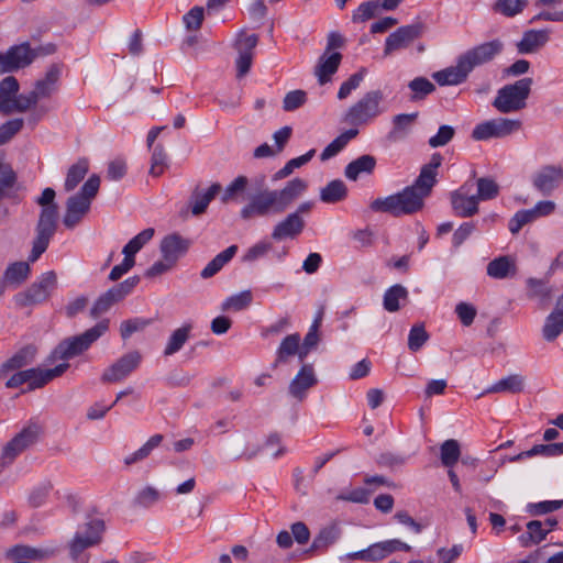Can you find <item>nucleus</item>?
<instances>
[{"label": "nucleus", "instance_id": "12", "mask_svg": "<svg viewBox=\"0 0 563 563\" xmlns=\"http://www.w3.org/2000/svg\"><path fill=\"white\" fill-rule=\"evenodd\" d=\"M141 362V353L139 351H131L106 368L100 379L102 383H119L132 374L140 366Z\"/></svg>", "mask_w": 563, "mask_h": 563}, {"label": "nucleus", "instance_id": "51", "mask_svg": "<svg viewBox=\"0 0 563 563\" xmlns=\"http://www.w3.org/2000/svg\"><path fill=\"white\" fill-rule=\"evenodd\" d=\"M321 325V317L317 318L311 324L308 333L303 339V343L300 346V362H303L309 352L314 349L319 342V328Z\"/></svg>", "mask_w": 563, "mask_h": 563}, {"label": "nucleus", "instance_id": "10", "mask_svg": "<svg viewBox=\"0 0 563 563\" xmlns=\"http://www.w3.org/2000/svg\"><path fill=\"white\" fill-rule=\"evenodd\" d=\"M503 49L504 43L500 40H493L467 49L460 57L467 69L472 71L474 68L493 60Z\"/></svg>", "mask_w": 563, "mask_h": 563}, {"label": "nucleus", "instance_id": "62", "mask_svg": "<svg viewBox=\"0 0 563 563\" xmlns=\"http://www.w3.org/2000/svg\"><path fill=\"white\" fill-rule=\"evenodd\" d=\"M307 101V93L303 90H292L286 93L283 100V109L287 112L295 111Z\"/></svg>", "mask_w": 563, "mask_h": 563}, {"label": "nucleus", "instance_id": "17", "mask_svg": "<svg viewBox=\"0 0 563 563\" xmlns=\"http://www.w3.org/2000/svg\"><path fill=\"white\" fill-rule=\"evenodd\" d=\"M306 222L297 213H288L282 221L275 224L272 239L279 242L286 239H295L303 231Z\"/></svg>", "mask_w": 563, "mask_h": 563}, {"label": "nucleus", "instance_id": "5", "mask_svg": "<svg viewBox=\"0 0 563 563\" xmlns=\"http://www.w3.org/2000/svg\"><path fill=\"white\" fill-rule=\"evenodd\" d=\"M109 328V321L102 320L84 333L62 341L54 350V357L69 360L90 347Z\"/></svg>", "mask_w": 563, "mask_h": 563}, {"label": "nucleus", "instance_id": "31", "mask_svg": "<svg viewBox=\"0 0 563 563\" xmlns=\"http://www.w3.org/2000/svg\"><path fill=\"white\" fill-rule=\"evenodd\" d=\"M516 274V263L509 256H499L487 265V275L495 279H504Z\"/></svg>", "mask_w": 563, "mask_h": 563}, {"label": "nucleus", "instance_id": "55", "mask_svg": "<svg viewBox=\"0 0 563 563\" xmlns=\"http://www.w3.org/2000/svg\"><path fill=\"white\" fill-rule=\"evenodd\" d=\"M380 9V2L379 1H367L356 9V11L353 13V21L354 22H365L374 16H376L378 10Z\"/></svg>", "mask_w": 563, "mask_h": 563}, {"label": "nucleus", "instance_id": "4", "mask_svg": "<svg viewBox=\"0 0 563 563\" xmlns=\"http://www.w3.org/2000/svg\"><path fill=\"white\" fill-rule=\"evenodd\" d=\"M421 208V196L416 195L412 188H405L401 192L385 198H377L371 202L373 211L387 212L395 217L411 214Z\"/></svg>", "mask_w": 563, "mask_h": 563}, {"label": "nucleus", "instance_id": "60", "mask_svg": "<svg viewBox=\"0 0 563 563\" xmlns=\"http://www.w3.org/2000/svg\"><path fill=\"white\" fill-rule=\"evenodd\" d=\"M252 301V294L250 290H244L238 295L229 297L223 303V310L240 311L250 306Z\"/></svg>", "mask_w": 563, "mask_h": 563}, {"label": "nucleus", "instance_id": "25", "mask_svg": "<svg viewBox=\"0 0 563 563\" xmlns=\"http://www.w3.org/2000/svg\"><path fill=\"white\" fill-rule=\"evenodd\" d=\"M300 335L298 333L285 336L277 350L273 367L276 368L280 364L287 363L291 356L298 355L300 357Z\"/></svg>", "mask_w": 563, "mask_h": 563}, {"label": "nucleus", "instance_id": "28", "mask_svg": "<svg viewBox=\"0 0 563 563\" xmlns=\"http://www.w3.org/2000/svg\"><path fill=\"white\" fill-rule=\"evenodd\" d=\"M69 367L68 363H62L49 369H41V368H29L27 371H33L35 374L30 377L27 380L30 389L41 388L52 379L63 375L66 369Z\"/></svg>", "mask_w": 563, "mask_h": 563}, {"label": "nucleus", "instance_id": "33", "mask_svg": "<svg viewBox=\"0 0 563 563\" xmlns=\"http://www.w3.org/2000/svg\"><path fill=\"white\" fill-rule=\"evenodd\" d=\"M19 91V82L15 77L8 76L0 82V112L3 114H10V104L16 97Z\"/></svg>", "mask_w": 563, "mask_h": 563}, {"label": "nucleus", "instance_id": "9", "mask_svg": "<svg viewBox=\"0 0 563 563\" xmlns=\"http://www.w3.org/2000/svg\"><path fill=\"white\" fill-rule=\"evenodd\" d=\"M521 128L519 120L497 118L477 124L473 132L472 137L476 141H484L493 137H505Z\"/></svg>", "mask_w": 563, "mask_h": 563}, {"label": "nucleus", "instance_id": "49", "mask_svg": "<svg viewBox=\"0 0 563 563\" xmlns=\"http://www.w3.org/2000/svg\"><path fill=\"white\" fill-rule=\"evenodd\" d=\"M441 462L446 467H452L460 459L461 450L456 440H445L441 444Z\"/></svg>", "mask_w": 563, "mask_h": 563}, {"label": "nucleus", "instance_id": "40", "mask_svg": "<svg viewBox=\"0 0 563 563\" xmlns=\"http://www.w3.org/2000/svg\"><path fill=\"white\" fill-rule=\"evenodd\" d=\"M341 529L338 523H331L322 528L319 533L314 537L311 549L312 550H325L330 545L334 544L341 537Z\"/></svg>", "mask_w": 563, "mask_h": 563}, {"label": "nucleus", "instance_id": "30", "mask_svg": "<svg viewBox=\"0 0 563 563\" xmlns=\"http://www.w3.org/2000/svg\"><path fill=\"white\" fill-rule=\"evenodd\" d=\"M5 53L14 70L29 66L36 57V53L30 47L29 43L12 46Z\"/></svg>", "mask_w": 563, "mask_h": 563}, {"label": "nucleus", "instance_id": "41", "mask_svg": "<svg viewBox=\"0 0 563 563\" xmlns=\"http://www.w3.org/2000/svg\"><path fill=\"white\" fill-rule=\"evenodd\" d=\"M191 330L192 325L190 323H185L180 328L174 330L168 338L164 350V355L170 356L180 351L185 343L188 341Z\"/></svg>", "mask_w": 563, "mask_h": 563}, {"label": "nucleus", "instance_id": "32", "mask_svg": "<svg viewBox=\"0 0 563 563\" xmlns=\"http://www.w3.org/2000/svg\"><path fill=\"white\" fill-rule=\"evenodd\" d=\"M526 379L520 374H512L507 377L501 378L496 382L494 385L487 388L486 393L488 394H497V393H510L518 394L525 389Z\"/></svg>", "mask_w": 563, "mask_h": 563}, {"label": "nucleus", "instance_id": "39", "mask_svg": "<svg viewBox=\"0 0 563 563\" xmlns=\"http://www.w3.org/2000/svg\"><path fill=\"white\" fill-rule=\"evenodd\" d=\"M163 439L162 434L152 435L139 450L124 457V465L130 467L147 459L153 450L161 445Z\"/></svg>", "mask_w": 563, "mask_h": 563}, {"label": "nucleus", "instance_id": "38", "mask_svg": "<svg viewBox=\"0 0 563 563\" xmlns=\"http://www.w3.org/2000/svg\"><path fill=\"white\" fill-rule=\"evenodd\" d=\"M238 252L236 245H231L221 253H219L214 258H212L206 267L201 271L200 276L205 279L214 276L221 268L229 263L235 253Z\"/></svg>", "mask_w": 563, "mask_h": 563}, {"label": "nucleus", "instance_id": "63", "mask_svg": "<svg viewBox=\"0 0 563 563\" xmlns=\"http://www.w3.org/2000/svg\"><path fill=\"white\" fill-rule=\"evenodd\" d=\"M454 135L455 130L453 126L441 125L438 130V133L429 139L428 144L432 148L444 146L452 141Z\"/></svg>", "mask_w": 563, "mask_h": 563}, {"label": "nucleus", "instance_id": "53", "mask_svg": "<svg viewBox=\"0 0 563 563\" xmlns=\"http://www.w3.org/2000/svg\"><path fill=\"white\" fill-rule=\"evenodd\" d=\"M249 179L245 176L236 177L224 190L223 196L221 198L222 202L228 203L230 201L236 200L240 195H242L247 187Z\"/></svg>", "mask_w": 563, "mask_h": 563}, {"label": "nucleus", "instance_id": "26", "mask_svg": "<svg viewBox=\"0 0 563 563\" xmlns=\"http://www.w3.org/2000/svg\"><path fill=\"white\" fill-rule=\"evenodd\" d=\"M376 166V158L373 155L365 154L352 161L345 166L344 175L350 180H356L360 175H371Z\"/></svg>", "mask_w": 563, "mask_h": 563}, {"label": "nucleus", "instance_id": "36", "mask_svg": "<svg viewBox=\"0 0 563 563\" xmlns=\"http://www.w3.org/2000/svg\"><path fill=\"white\" fill-rule=\"evenodd\" d=\"M408 290L405 286L396 284L389 287L383 297V307L388 312H396L401 308V301L408 300Z\"/></svg>", "mask_w": 563, "mask_h": 563}, {"label": "nucleus", "instance_id": "3", "mask_svg": "<svg viewBox=\"0 0 563 563\" xmlns=\"http://www.w3.org/2000/svg\"><path fill=\"white\" fill-rule=\"evenodd\" d=\"M532 86L531 78H522L497 91L493 106L501 113L517 112L526 108Z\"/></svg>", "mask_w": 563, "mask_h": 563}, {"label": "nucleus", "instance_id": "46", "mask_svg": "<svg viewBox=\"0 0 563 563\" xmlns=\"http://www.w3.org/2000/svg\"><path fill=\"white\" fill-rule=\"evenodd\" d=\"M89 169L88 161L82 158L76 164L71 165L67 172L64 183V189L69 192L73 191L78 184L85 178Z\"/></svg>", "mask_w": 563, "mask_h": 563}, {"label": "nucleus", "instance_id": "44", "mask_svg": "<svg viewBox=\"0 0 563 563\" xmlns=\"http://www.w3.org/2000/svg\"><path fill=\"white\" fill-rule=\"evenodd\" d=\"M358 134L356 129H350L335 137L320 154V159L325 162L339 154L346 144Z\"/></svg>", "mask_w": 563, "mask_h": 563}, {"label": "nucleus", "instance_id": "24", "mask_svg": "<svg viewBox=\"0 0 563 563\" xmlns=\"http://www.w3.org/2000/svg\"><path fill=\"white\" fill-rule=\"evenodd\" d=\"M219 183L212 184L206 191L196 188L190 196L191 212L194 216H200L206 212L209 203L221 191Z\"/></svg>", "mask_w": 563, "mask_h": 563}, {"label": "nucleus", "instance_id": "58", "mask_svg": "<svg viewBox=\"0 0 563 563\" xmlns=\"http://www.w3.org/2000/svg\"><path fill=\"white\" fill-rule=\"evenodd\" d=\"M161 496L162 495L157 488L153 486H145L137 493L135 504L137 506L148 508L156 504L161 499Z\"/></svg>", "mask_w": 563, "mask_h": 563}, {"label": "nucleus", "instance_id": "27", "mask_svg": "<svg viewBox=\"0 0 563 563\" xmlns=\"http://www.w3.org/2000/svg\"><path fill=\"white\" fill-rule=\"evenodd\" d=\"M418 113H401L397 114L393 119V129L388 133V140L391 142H398L404 140L410 132L415 121L417 120Z\"/></svg>", "mask_w": 563, "mask_h": 563}, {"label": "nucleus", "instance_id": "43", "mask_svg": "<svg viewBox=\"0 0 563 563\" xmlns=\"http://www.w3.org/2000/svg\"><path fill=\"white\" fill-rule=\"evenodd\" d=\"M347 196V187L341 179L331 180L320 191V199L325 203H335L342 201Z\"/></svg>", "mask_w": 563, "mask_h": 563}, {"label": "nucleus", "instance_id": "35", "mask_svg": "<svg viewBox=\"0 0 563 563\" xmlns=\"http://www.w3.org/2000/svg\"><path fill=\"white\" fill-rule=\"evenodd\" d=\"M36 347L34 345H26L19 350L12 357L3 363L0 368L1 375L5 372L22 368L34 361Z\"/></svg>", "mask_w": 563, "mask_h": 563}, {"label": "nucleus", "instance_id": "52", "mask_svg": "<svg viewBox=\"0 0 563 563\" xmlns=\"http://www.w3.org/2000/svg\"><path fill=\"white\" fill-rule=\"evenodd\" d=\"M429 340V334L422 323L415 324L408 335V349L411 352L419 351Z\"/></svg>", "mask_w": 563, "mask_h": 563}, {"label": "nucleus", "instance_id": "6", "mask_svg": "<svg viewBox=\"0 0 563 563\" xmlns=\"http://www.w3.org/2000/svg\"><path fill=\"white\" fill-rule=\"evenodd\" d=\"M384 96L380 90L366 92L357 102H355L343 117V122L349 125L366 124L380 114L379 107Z\"/></svg>", "mask_w": 563, "mask_h": 563}, {"label": "nucleus", "instance_id": "54", "mask_svg": "<svg viewBox=\"0 0 563 563\" xmlns=\"http://www.w3.org/2000/svg\"><path fill=\"white\" fill-rule=\"evenodd\" d=\"M525 454L527 456H559L563 454V442L550 444H536L530 450L525 451Z\"/></svg>", "mask_w": 563, "mask_h": 563}, {"label": "nucleus", "instance_id": "59", "mask_svg": "<svg viewBox=\"0 0 563 563\" xmlns=\"http://www.w3.org/2000/svg\"><path fill=\"white\" fill-rule=\"evenodd\" d=\"M365 69L362 68L360 71L351 75L347 80L342 82L339 91H338V98L340 100L346 99L351 92L355 89H357L363 81Z\"/></svg>", "mask_w": 563, "mask_h": 563}, {"label": "nucleus", "instance_id": "45", "mask_svg": "<svg viewBox=\"0 0 563 563\" xmlns=\"http://www.w3.org/2000/svg\"><path fill=\"white\" fill-rule=\"evenodd\" d=\"M548 533L541 520H532L527 523V531L519 537L523 547L538 544L547 538Z\"/></svg>", "mask_w": 563, "mask_h": 563}, {"label": "nucleus", "instance_id": "48", "mask_svg": "<svg viewBox=\"0 0 563 563\" xmlns=\"http://www.w3.org/2000/svg\"><path fill=\"white\" fill-rule=\"evenodd\" d=\"M316 150H310L301 156L291 158L286 163V165L283 168H280L274 174L273 179L280 180L288 177L296 168H299L306 165L308 162H310Z\"/></svg>", "mask_w": 563, "mask_h": 563}, {"label": "nucleus", "instance_id": "21", "mask_svg": "<svg viewBox=\"0 0 563 563\" xmlns=\"http://www.w3.org/2000/svg\"><path fill=\"white\" fill-rule=\"evenodd\" d=\"M563 333V295L556 299L555 308L545 318L542 335L548 342L554 341Z\"/></svg>", "mask_w": 563, "mask_h": 563}, {"label": "nucleus", "instance_id": "13", "mask_svg": "<svg viewBox=\"0 0 563 563\" xmlns=\"http://www.w3.org/2000/svg\"><path fill=\"white\" fill-rule=\"evenodd\" d=\"M41 433V427L31 422L24 427L7 445L3 448L2 459L5 463H11L19 454L34 444Z\"/></svg>", "mask_w": 563, "mask_h": 563}, {"label": "nucleus", "instance_id": "42", "mask_svg": "<svg viewBox=\"0 0 563 563\" xmlns=\"http://www.w3.org/2000/svg\"><path fill=\"white\" fill-rule=\"evenodd\" d=\"M435 183L437 173L422 166L415 184L412 186H408L407 188H412L416 195L421 196V202L423 203V199L430 195L431 189L435 185Z\"/></svg>", "mask_w": 563, "mask_h": 563}, {"label": "nucleus", "instance_id": "29", "mask_svg": "<svg viewBox=\"0 0 563 563\" xmlns=\"http://www.w3.org/2000/svg\"><path fill=\"white\" fill-rule=\"evenodd\" d=\"M549 41V33L545 30L526 32L517 44L520 54H529L536 52Z\"/></svg>", "mask_w": 563, "mask_h": 563}, {"label": "nucleus", "instance_id": "50", "mask_svg": "<svg viewBox=\"0 0 563 563\" xmlns=\"http://www.w3.org/2000/svg\"><path fill=\"white\" fill-rule=\"evenodd\" d=\"M477 194L474 195L479 200H490L498 196L499 186L498 184L488 177H481L476 181Z\"/></svg>", "mask_w": 563, "mask_h": 563}, {"label": "nucleus", "instance_id": "16", "mask_svg": "<svg viewBox=\"0 0 563 563\" xmlns=\"http://www.w3.org/2000/svg\"><path fill=\"white\" fill-rule=\"evenodd\" d=\"M317 383L318 378L313 366L311 364H303L300 371L291 379L288 393L292 398L298 401H302L307 396V391L317 385Z\"/></svg>", "mask_w": 563, "mask_h": 563}, {"label": "nucleus", "instance_id": "7", "mask_svg": "<svg viewBox=\"0 0 563 563\" xmlns=\"http://www.w3.org/2000/svg\"><path fill=\"white\" fill-rule=\"evenodd\" d=\"M57 287V276L53 271L42 274L25 290L14 296V302L20 308L40 305L46 301Z\"/></svg>", "mask_w": 563, "mask_h": 563}, {"label": "nucleus", "instance_id": "15", "mask_svg": "<svg viewBox=\"0 0 563 563\" xmlns=\"http://www.w3.org/2000/svg\"><path fill=\"white\" fill-rule=\"evenodd\" d=\"M421 24H409L397 29L388 35L385 42L384 55L408 47L415 40L421 35Z\"/></svg>", "mask_w": 563, "mask_h": 563}, {"label": "nucleus", "instance_id": "57", "mask_svg": "<svg viewBox=\"0 0 563 563\" xmlns=\"http://www.w3.org/2000/svg\"><path fill=\"white\" fill-rule=\"evenodd\" d=\"M563 507L562 500H544L539 503H532L527 506V510L532 516H541L559 510Z\"/></svg>", "mask_w": 563, "mask_h": 563}, {"label": "nucleus", "instance_id": "18", "mask_svg": "<svg viewBox=\"0 0 563 563\" xmlns=\"http://www.w3.org/2000/svg\"><path fill=\"white\" fill-rule=\"evenodd\" d=\"M468 184H464L460 189L451 192V205L456 216L468 218L478 212V200L476 197L468 196Z\"/></svg>", "mask_w": 563, "mask_h": 563}, {"label": "nucleus", "instance_id": "2", "mask_svg": "<svg viewBox=\"0 0 563 563\" xmlns=\"http://www.w3.org/2000/svg\"><path fill=\"white\" fill-rule=\"evenodd\" d=\"M100 187V177L91 175L80 188L79 192L70 196L66 201V211L63 223L67 229H74L89 212L91 201Z\"/></svg>", "mask_w": 563, "mask_h": 563}, {"label": "nucleus", "instance_id": "22", "mask_svg": "<svg viewBox=\"0 0 563 563\" xmlns=\"http://www.w3.org/2000/svg\"><path fill=\"white\" fill-rule=\"evenodd\" d=\"M470 73L461 57H459L455 66L434 73L433 78L440 86L459 85L466 80Z\"/></svg>", "mask_w": 563, "mask_h": 563}, {"label": "nucleus", "instance_id": "20", "mask_svg": "<svg viewBox=\"0 0 563 563\" xmlns=\"http://www.w3.org/2000/svg\"><path fill=\"white\" fill-rule=\"evenodd\" d=\"M189 247V241L178 233L166 235L161 242V252L165 261L176 264Z\"/></svg>", "mask_w": 563, "mask_h": 563}, {"label": "nucleus", "instance_id": "56", "mask_svg": "<svg viewBox=\"0 0 563 563\" xmlns=\"http://www.w3.org/2000/svg\"><path fill=\"white\" fill-rule=\"evenodd\" d=\"M140 283L139 276H132L126 278L124 282L111 287L109 289V295L114 297L118 301L122 300L124 297H126L129 294L132 292V290L137 286Z\"/></svg>", "mask_w": 563, "mask_h": 563}, {"label": "nucleus", "instance_id": "8", "mask_svg": "<svg viewBox=\"0 0 563 563\" xmlns=\"http://www.w3.org/2000/svg\"><path fill=\"white\" fill-rule=\"evenodd\" d=\"M58 207L42 209L36 224V236L29 260L35 262L48 247L49 241L56 232Z\"/></svg>", "mask_w": 563, "mask_h": 563}, {"label": "nucleus", "instance_id": "23", "mask_svg": "<svg viewBox=\"0 0 563 563\" xmlns=\"http://www.w3.org/2000/svg\"><path fill=\"white\" fill-rule=\"evenodd\" d=\"M59 76V67L57 65H52L45 73L44 78L35 82L32 92L37 100L49 98L57 90Z\"/></svg>", "mask_w": 563, "mask_h": 563}, {"label": "nucleus", "instance_id": "37", "mask_svg": "<svg viewBox=\"0 0 563 563\" xmlns=\"http://www.w3.org/2000/svg\"><path fill=\"white\" fill-rule=\"evenodd\" d=\"M410 545L398 540H387L371 545L372 561H377L386 558L396 551H410Z\"/></svg>", "mask_w": 563, "mask_h": 563}, {"label": "nucleus", "instance_id": "19", "mask_svg": "<svg viewBox=\"0 0 563 563\" xmlns=\"http://www.w3.org/2000/svg\"><path fill=\"white\" fill-rule=\"evenodd\" d=\"M342 60V54L333 52L331 54H322L314 67V75L320 85L331 81L332 76L338 71Z\"/></svg>", "mask_w": 563, "mask_h": 563}, {"label": "nucleus", "instance_id": "11", "mask_svg": "<svg viewBox=\"0 0 563 563\" xmlns=\"http://www.w3.org/2000/svg\"><path fill=\"white\" fill-rule=\"evenodd\" d=\"M106 529L104 521L102 519H91L86 523V533H76L70 545L69 552L74 560L87 549L97 545L102 540V533Z\"/></svg>", "mask_w": 563, "mask_h": 563}, {"label": "nucleus", "instance_id": "34", "mask_svg": "<svg viewBox=\"0 0 563 563\" xmlns=\"http://www.w3.org/2000/svg\"><path fill=\"white\" fill-rule=\"evenodd\" d=\"M31 268L27 262L12 263L4 271L3 284L16 288L29 278Z\"/></svg>", "mask_w": 563, "mask_h": 563}, {"label": "nucleus", "instance_id": "1", "mask_svg": "<svg viewBox=\"0 0 563 563\" xmlns=\"http://www.w3.org/2000/svg\"><path fill=\"white\" fill-rule=\"evenodd\" d=\"M307 189V180L296 177L289 180L282 189L261 190L241 209V217L249 220L254 217L279 216L288 210Z\"/></svg>", "mask_w": 563, "mask_h": 563}, {"label": "nucleus", "instance_id": "61", "mask_svg": "<svg viewBox=\"0 0 563 563\" xmlns=\"http://www.w3.org/2000/svg\"><path fill=\"white\" fill-rule=\"evenodd\" d=\"M154 229L147 228L143 231H141L139 234H136L133 239H131L123 249L129 252H133L136 254L141 249L148 243L153 236H154Z\"/></svg>", "mask_w": 563, "mask_h": 563}, {"label": "nucleus", "instance_id": "47", "mask_svg": "<svg viewBox=\"0 0 563 563\" xmlns=\"http://www.w3.org/2000/svg\"><path fill=\"white\" fill-rule=\"evenodd\" d=\"M408 88L411 90V101L423 100L428 95L435 90V86L426 77H416L408 84Z\"/></svg>", "mask_w": 563, "mask_h": 563}, {"label": "nucleus", "instance_id": "14", "mask_svg": "<svg viewBox=\"0 0 563 563\" xmlns=\"http://www.w3.org/2000/svg\"><path fill=\"white\" fill-rule=\"evenodd\" d=\"M531 183L536 190L543 196H549L563 184V167L561 165L542 166L532 175Z\"/></svg>", "mask_w": 563, "mask_h": 563}, {"label": "nucleus", "instance_id": "64", "mask_svg": "<svg viewBox=\"0 0 563 563\" xmlns=\"http://www.w3.org/2000/svg\"><path fill=\"white\" fill-rule=\"evenodd\" d=\"M52 488L53 485L49 482L37 485L29 495V504L35 508L42 506L46 501Z\"/></svg>", "mask_w": 563, "mask_h": 563}]
</instances>
